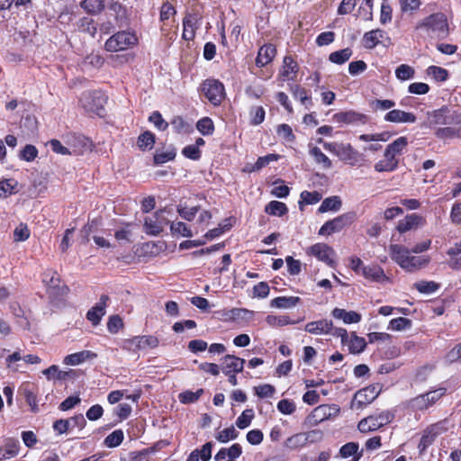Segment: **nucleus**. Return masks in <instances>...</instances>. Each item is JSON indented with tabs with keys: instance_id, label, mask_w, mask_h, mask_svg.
Wrapping results in <instances>:
<instances>
[{
	"instance_id": "nucleus-1",
	"label": "nucleus",
	"mask_w": 461,
	"mask_h": 461,
	"mask_svg": "<svg viewBox=\"0 0 461 461\" xmlns=\"http://www.w3.org/2000/svg\"><path fill=\"white\" fill-rule=\"evenodd\" d=\"M389 253L393 261L402 269L410 273H414L427 267L430 262L429 256L411 255V249L400 244L390 245Z\"/></svg>"
},
{
	"instance_id": "nucleus-2",
	"label": "nucleus",
	"mask_w": 461,
	"mask_h": 461,
	"mask_svg": "<svg viewBox=\"0 0 461 461\" xmlns=\"http://www.w3.org/2000/svg\"><path fill=\"white\" fill-rule=\"evenodd\" d=\"M415 31L430 38L443 39L448 32L447 17L442 13L432 14L419 21Z\"/></svg>"
},
{
	"instance_id": "nucleus-3",
	"label": "nucleus",
	"mask_w": 461,
	"mask_h": 461,
	"mask_svg": "<svg viewBox=\"0 0 461 461\" xmlns=\"http://www.w3.org/2000/svg\"><path fill=\"white\" fill-rule=\"evenodd\" d=\"M200 91L213 106H219L226 96L224 85L214 78L205 79L200 86Z\"/></svg>"
},
{
	"instance_id": "nucleus-4",
	"label": "nucleus",
	"mask_w": 461,
	"mask_h": 461,
	"mask_svg": "<svg viewBox=\"0 0 461 461\" xmlns=\"http://www.w3.org/2000/svg\"><path fill=\"white\" fill-rule=\"evenodd\" d=\"M393 417L391 411H384L378 414L370 415L362 419L357 424V429L362 433L375 431L390 423L393 420Z\"/></svg>"
},
{
	"instance_id": "nucleus-5",
	"label": "nucleus",
	"mask_w": 461,
	"mask_h": 461,
	"mask_svg": "<svg viewBox=\"0 0 461 461\" xmlns=\"http://www.w3.org/2000/svg\"><path fill=\"white\" fill-rule=\"evenodd\" d=\"M107 97L100 91L84 92L80 97V104L83 108L89 112L101 115Z\"/></svg>"
},
{
	"instance_id": "nucleus-6",
	"label": "nucleus",
	"mask_w": 461,
	"mask_h": 461,
	"mask_svg": "<svg viewBox=\"0 0 461 461\" xmlns=\"http://www.w3.org/2000/svg\"><path fill=\"white\" fill-rule=\"evenodd\" d=\"M137 38L133 33L122 31L111 36L105 42V50L111 52H116L127 49L135 44Z\"/></svg>"
},
{
	"instance_id": "nucleus-7",
	"label": "nucleus",
	"mask_w": 461,
	"mask_h": 461,
	"mask_svg": "<svg viewBox=\"0 0 461 461\" xmlns=\"http://www.w3.org/2000/svg\"><path fill=\"white\" fill-rule=\"evenodd\" d=\"M355 219L353 212L341 214L333 220L326 221L319 230L320 235H330L340 231L344 227L351 224Z\"/></svg>"
},
{
	"instance_id": "nucleus-8",
	"label": "nucleus",
	"mask_w": 461,
	"mask_h": 461,
	"mask_svg": "<svg viewBox=\"0 0 461 461\" xmlns=\"http://www.w3.org/2000/svg\"><path fill=\"white\" fill-rule=\"evenodd\" d=\"M379 394L376 386L370 385L358 390L350 403L352 410H359L370 404Z\"/></svg>"
},
{
	"instance_id": "nucleus-9",
	"label": "nucleus",
	"mask_w": 461,
	"mask_h": 461,
	"mask_svg": "<svg viewBox=\"0 0 461 461\" xmlns=\"http://www.w3.org/2000/svg\"><path fill=\"white\" fill-rule=\"evenodd\" d=\"M307 254L315 257L318 260L332 267L335 263V252L333 249L326 243H316L307 249Z\"/></svg>"
},
{
	"instance_id": "nucleus-10",
	"label": "nucleus",
	"mask_w": 461,
	"mask_h": 461,
	"mask_svg": "<svg viewBox=\"0 0 461 461\" xmlns=\"http://www.w3.org/2000/svg\"><path fill=\"white\" fill-rule=\"evenodd\" d=\"M425 224L426 219L424 217L417 213H410L398 221L396 230L399 233L402 234L421 228Z\"/></svg>"
},
{
	"instance_id": "nucleus-11",
	"label": "nucleus",
	"mask_w": 461,
	"mask_h": 461,
	"mask_svg": "<svg viewBox=\"0 0 461 461\" xmlns=\"http://www.w3.org/2000/svg\"><path fill=\"white\" fill-rule=\"evenodd\" d=\"M158 339L155 336H135L126 341L128 349L131 350H145L148 348H155L158 346Z\"/></svg>"
},
{
	"instance_id": "nucleus-12",
	"label": "nucleus",
	"mask_w": 461,
	"mask_h": 461,
	"mask_svg": "<svg viewBox=\"0 0 461 461\" xmlns=\"http://www.w3.org/2000/svg\"><path fill=\"white\" fill-rule=\"evenodd\" d=\"M42 282L46 285L48 292L53 295H61L65 293V289H67L60 285L59 276L52 269H48L43 273Z\"/></svg>"
},
{
	"instance_id": "nucleus-13",
	"label": "nucleus",
	"mask_w": 461,
	"mask_h": 461,
	"mask_svg": "<svg viewBox=\"0 0 461 461\" xmlns=\"http://www.w3.org/2000/svg\"><path fill=\"white\" fill-rule=\"evenodd\" d=\"M109 296L102 294L99 302L95 304L86 313V319L95 326L98 325L102 320V317L105 314V308Z\"/></svg>"
},
{
	"instance_id": "nucleus-14",
	"label": "nucleus",
	"mask_w": 461,
	"mask_h": 461,
	"mask_svg": "<svg viewBox=\"0 0 461 461\" xmlns=\"http://www.w3.org/2000/svg\"><path fill=\"white\" fill-rule=\"evenodd\" d=\"M245 360L234 355H226L221 359L223 374L240 373L243 370Z\"/></svg>"
},
{
	"instance_id": "nucleus-15",
	"label": "nucleus",
	"mask_w": 461,
	"mask_h": 461,
	"mask_svg": "<svg viewBox=\"0 0 461 461\" xmlns=\"http://www.w3.org/2000/svg\"><path fill=\"white\" fill-rule=\"evenodd\" d=\"M200 27L199 19L195 14H187L183 19L182 38L185 41H193L196 30Z\"/></svg>"
},
{
	"instance_id": "nucleus-16",
	"label": "nucleus",
	"mask_w": 461,
	"mask_h": 461,
	"mask_svg": "<svg viewBox=\"0 0 461 461\" xmlns=\"http://www.w3.org/2000/svg\"><path fill=\"white\" fill-rule=\"evenodd\" d=\"M361 274L366 279L372 282L383 284L389 280V278L384 274V269L380 266L375 264L362 267Z\"/></svg>"
},
{
	"instance_id": "nucleus-17",
	"label": "nucleus",
	"mask_w": 461,
	"mask_h": 461,
	"mask_svg": "<svg viewBox=\"0 0 461 461\" xmlns=\"http://www.w3.org/2000/svg\"><path fill=\"white\" fill-rule=\"evenodd\" d=\"M384 121L394 123H414L417 120L412 113L393 109L384 115Z\"/></svg>"
},
{
	"instance_id": "nucleus-18",
	"label": "nucleus",
	"mask_w": 461,
	"mask_h": 461,
	"mask_svg": "<svg viewBox=\"0 0 461 461\" xmlns=\"http://www.w3.org/2000/svg\"><path fill=\"white\" fill-rule=\"evenodd\" d=\"M304 330L314 335L330 334L332 331V321L326 319L308 322Z\"/></svg>"
},
{
	"instance_id": "nucleus-19",
	"label": "nucleus",
	"mask_w": 461,
	"mask_h": 461,
	"mask_svg": "<svg viewBox=\"0 0 461 461\" xmlns=\"http://www.w3.org/2000/svg\"><path fill=\"white\" fill-rule=\"evenodd\" d=\"M390 41L386 32L381 29H375L366 32L363 36V44L366 49L372 50L383 41V39Z\"/></svg>"
},
{
	"instance_id": "nucleus-20",
	"label": "nucleus",
	"mask_w": 461,
	"mask_h": 461,
	"mask_svg": "<svg viewBox=\"0 0 461 461\" xmlns=\"http://www.w3.org/2000/svg\"><path fill=\"white\" fill-rule=\"evenodd\" d=\"M298 72L297 62L290 56L284 59L282 69L280 70V77L283 81L294 80Z\"/></svg>"
},
{
	"instance_id": "nucleus-21",
	"label": "nucleus",
	"mask_w": 461,
	"mask_h": 461,
	"mask_svg": "<svg viewBox=\"0 0 461 461\" xmlns=\"http://www.w3.org/2000/svg\"><path fill=\"white\" fill-rule=\"evenodd\" d=\"M331 315L337 320H341L345 324L358 323L362 319L360 313L355 311L347 312L341 308H334Z\"/></svg>"
},
{
	"instance_id": "nucleus-22",
	"label": "nucleus",
	"mask_w": 461,
	"mask_h": 461,
	"mask_svg": "<svg viewBox=\"0 0 461 461\" xmlns=\"http://www.w3.org/2000/svg\"><path fill=\"white\" fill-rule=\"evenodd\" d=\"M276 52V48L272 44H266L262 46L258 52L256 65L259 68L265 67L272 61Z\"/></svg>"
},
{
	"instance_id": "nucleus-23",
	"label": "nucleus",
	"mask_w": 461,
	"mask_h": 461,
	"mask_svg": "<svg viewBox=\"0 0 461 461\" xmlns=\"http://www.w3.org/2000/svg\"><path fill=\"white\" fill-rule=\"evenodd\" d=\"M96 357L97 355L93 351L83 350L66 356L63 363L68 366H77L85 362L86 360L94 359Z\"/></svg>"
},
{
	"instance_id": "nucleus-24",
	"label": "nucleus",
	"mask_w": 461,
	"mask_h": 461,
	"mask_svg": "<svg viewBox=\"0 0 461 461\" xmlns=\"http://www.w3.org/2000/svg\"><path fill=\"white\" fill-rule=\"evenodd\" d=\"M20 443L18 440L9 439L0 447V461L15 457L19 454Z\"/></svg>"
},
{
	"instance_id": "nucleus-25",
	"label": "nucleus",
	"mask_w": 461,
	"mask_h": 461,
	"mask_svg": "<svg viewBox=\"0 0 461 461\" xmlns=\"http://www.w3.org/2000/svg\"><path fill=\"white\" fill-rule=\"evenodd\" d=\"M162 222L159 221V213L146 217L144 221V230L147 234L157 236L162 231Z\"/></svg>"
},
{
	"instance_id": "nucleus-26",
	"label": "nucleus",
	"mask_w": 461,
	"mask_h": 461,
	"mask_svg": "<svg viewBox=\"0 0 461 461\" xmlns=\"http://www.w3.org/2000/svg\"><path fill=\"white\" fill-rule=\"evenodd\" d=\"M301 299L297 296H278L270 301V307L277 309H292Z\"/></svg>"
},
{
	"instance_id": "nucleus-27",
	"label": "nucleus",
	"mask_w": 461,
	"mask_h": 461,
	"mask_svg": "<svg viewBox=\"0 0 461 461\" xmlns=\"http://www.w3.org/2000/svg\"><path fill=\"white\" fill-rule=\"evenodd\" d=\"M20 393L24 397L26 402L31 408L32 412H37L39 411L38 407V400L36 392L31 387L29 384H23L20 388Z\"/></svg>"
},
{
	"instance_id": "nucleus-28",
	"label": "nucleus",
	"mask_w": 461,
	"mask_h": 461,
	"mask_svg": "<svg viewBox=\"0 0 461 461\" xmlns=\"http://www.w3.org/2000/svg\"><path fill=\"white\" fill-rule=\"evenodd\" d=\"M363 115L354 111L339 112L333 115V120L339 123L350 124L362 121Z\"/></svg>"
},
{
	"instance_id": "nucleus-29",
	"label": "nucleus",
	"mask_w": 461,
	"mask_h": 461,
	"mask_svg": "<svg viewBox=\"0 0 461 461\" xmlns=\"http://www.w3.org/2000/svg\"><path fill=\"white\" fill-rule=\"evenodd\" d=\"M447 112L448 109L447 107H442L429 113V123L431 125H446L451 123L452 121L447 115Z\"/></svg>"
},
{
	"instance_id": "nucleus-30",
	"label": "nucleus",
	"mask_w": 461,
	"mask_h": 461,
	"mask_svg": "<svg viewBox=\"0 0 461 461\" xmlns=\"http://www.w3.org/2000/svg\"><path fill=\"white\" fill-rule=\"evenodd\" d=\"M359 445L357 442H348L343 445L339 449V455L342 458L353 456L352 461H359L362 456V451L358 452Z\"/></svg>"
},
{
	"instance_id": "nucleus-31",
	"label": "nucleus",
	"mask_w": 461,
	"mask_h": 461,
	"mask_svg": "<svg viewBox=\"0 0 461 461\" xmlns=\"http://www.w3.org/2000/svg\"><path fill=\"white\" fill-rule=\"evenodd\" d=\"M80 7L87 14H98L104 10L105 5L104 0H83Z\"/></svg>"
},
{
	"instance_id": "nucleus-32",
	"label": "nucleus",
	"mask_w": 461,
	"mask_h": 461,
	"mask_svg": "<svg viewBox=\"0 0 461 461\" xmlns=\"http://www.w3.org/2000/svg\"><path fill=\"white\" fill-rule=\"evenodd\" d=\"M291 90L294 99L299 100L306 109L311 108L312 102L305 88L301 87L300 86H294Z\"/></svg>"
},
{
	"instance_id": "nucleus-33",
	"label": "nucleus",
	"mask_w": 461,
	"mask_h": 461,
	"mask_svg": "<svg viewBox=\"0 0 461 461\" xmlns=\"http://www.w3.org/2000/svg\"><path fill=\"white\" fill-rule=\"evenodd\" d=\"M49 146L51 150L57 154L61 155H78L81 154L82 149H68L61 144L58 140H51L49 141Z\"/></svg>"
},
{
	"instance_id": "nucleus-34",
	"label": "nucleus",
	"mask_w": 461,
	"mask_h": 461,
	"mask_svg": "<svg viewBox=\"0 0 461 461\" xmlns=\"http://www.w3.org/2000/svg\"><path fill=\"white\" fill-rule=\"evenodd\" d=\"M304 433H296L285 441V447L290 450H297L306 446Z\"/></svg>"
},
{
	"instance_id": "nucleus-35",
	"label": "nucleus",
	"mask_w": 461,
	"mask_h": 461,
	"mask_svg": "<svg viewBox=\"0 0 461 461\" xmlns=\"http://www.w3.org/2000/svg\"><path fill=\"white\" fill-rule=\"evenodd\" d=\"M253 315V311L245 308H232L226 313V316L232 321H249L252 319Z\"/></svg>"
},
{
	"instance_id": "nucleus-36",
	"label": "nucleus",
	"mask_w": 461,
	"mask_h": 461,
	"mask_svg": "<svg viewBox=\"0 0 461 461\" xmlns=\"http://www.w3.org/2000/svg\"><path fill=\"white\" fill-rule=\"evenodd\" d=\"M265 212L269 215L281 217L288 212V208L282 202L271 201L266 205Z\"/></svg>"
},
{
	"instance_id": "nucleus-37",
	"label": "nucleus",
	"mask_w": 461,
	"mask_h": 461,
	"mask_svg": "<svg viewBox=\"0 0 461 461\" xmlns=\"http://www.w3.org/2000/svg\"><path fill=\"white\" fill-rule=\"evenodd\" d=\"M176 149L168 147L166 150H158L154 155V163L156 165H161L168 161L173 160L176 158Z\"/></svg>"
},
{
	"instance_id": "nucleus-38",
	"label": "nucleus",
	"mask_w": 461,
	"mask_h": 461,
	"mask_svg": "<svg viewBox=\"0 0 461 461\" xmlns=\"http://www.w3.org/2000/svg\"><path fill=\"white\" fill-rule=\"evenodd\" d=\"M348 350L352 354H359L363 352L366 347V342L364 338L352 334L351 339L348 343Z\"/></svg>"
},
{
	"instance_id": "nucleus-39",
	"label": "nucleus",
	"mask_w": 461,
	"mask_h": 461,
	"mask_svg": "<svg viewBox=\"0 0 461 461\" xmlns=\"http://www.w3.org/2000/svg\"><path fill=\"white\" fill-rule=\"evenodd\" d=\"M352 56V50L346 48L338 51L331 52L329 56V60L335 64H344Z\"/></svg>"
},
{
	"instance_id": "nucleus-40",
	"label": "nucleus",
	"mask_w": 461,
	"mask_h": 461,
	"mask_svg": "<svg viewBox=\"0 0 461 461\" xmlns=\"http://www.w3.org/2000/svg\"><path fill=\"white\" fill-rule=\"evenodd\" d=\"M341 207V200L339 196H331L329 198H326L321 203V206L319 207L320 212H325L329 211H339Z\"/></svg>"
},
{
	"instance_id": "nucleus-41",
	"label": "nucleus",
	"mask_w": 461,
	"mask_h": 461,
	"mask_svg": "<svg viewBox=\"0 0 461 461\" xmlns=\"http://www.w3.org/2000/svg\"><path fill=\"white\" fill-rule=\"evenodd\" d=\"M309 153L314 158L316 163L322 165L324 168H330L332 166L330 159L318 147H311Z\"/></svg>"
},
{
	"instance_id": "nucleus-42",
	"label": "nucleus",
	"mask_w": 461,
	"mask_h": 461,
	"mask_svg": "<svg viewBox=\"0 0 461 461\" xmlns=\"http://www.w3.org/2000/svg\"><path fill=\"white\" fill-rule=\"evenodd\" d=\"M411 321L407 318L398 317L392 319L388 325V330L394 331H402L411 329Z\"/></svg>"
},
{
	"instance_id": "nucleus-43",
	"label": "nucleus",
	"mask_w": 461,
	"mask_h": 461,
	"mask_svg": "<svg viewBox=\"0 0 461 461\" xmlns=\"http://www.w3.org/2000/svg\"><path fill=\"white\" fill-rule=\"evenodd\" d=\"M170 230L173 235H180L186 238L193 237L191 229L183 221H172L170 224Z\"/></svg>"
},
{
	"instance_id": "nucleus-44",
	"label": "nucleus",
	"mask_w": 461,
	"mask_h": 461,
	"mask_svg": "<svg viewBox=\"0 0 461 461\" xmlns=\"http://www.w3.org/2000/svg\"><path fill=\"white\" fill-rule=\"evenodd\" d=\"M197 131L204 135H212L214 131V124L210 117H203L200 119L196 123Z\"/></svg>"
},
{
	"instance_id": "nucleus-45",
	"label": "nucleus",
	"mask_w": 461,
	"mask_h": 461,
	"mask_svg": "<svg viewBox=\"0 0 461 461\" xmlns=\"http://www.w3.org/2000/svg\"><path fill=\"white\" fill-rule=\"evenodd\" d=\"M407 145H408L407 138L404 136H402V137L397 138L395 140H393L389 145H387L386 149L389 150L392 154H393L396 157L402 152V150L407 147Z\"/></svg>"
},
{
	"instance_id": "nucleus-46",
	"label": "nucleus",
	"mask_w": 461,
	"mask_h": 461,
	"mask_svg": "<svg viewBox=\"0 0 461 461\" xmlns=\"http://www.w3.org/2000/svg\"><path fill=\"white\" fill-rule=\"evenodd\" d=\"M239 436V432L233 426L226 428L216 433L215 438L221 443H227L230 440L236 439Z\"/></svg>"
},
{
	"instance_id": "nucleus-47",
	"label": "nucleus",
	"mask_w": 461,
	"mask_h": 461,
	"mask_svg": "<svg viewBox=\"0 0 461 461\" xmlns=\"http://www.w3.org/2000/svg\"><path fill=\"white\" fill-rule=\"evenodd\" d=\"M266 322L271 327H283L293 323V321L286 315L274 314H268L266 317Z\"/></svg>"
},
{
	"instance_id": "nucleus-48",
	"label": "nucleus",
	"mask_w": 461,
	"mask_h": 461,
	"mask_svg": "<svg viewBox=\"0 0 461 461\" xmlns=\"http://www.w3.org/2000/svg\"><path fill=\"white\" fill-rule=\"evenodd\" d=\"M415 288L421 294H433L438 290L439 285L434 281H420L414 284Z\"/></svg>"
},
{
	"instance_id": "nucleus-49",
	"label": "nucleus",
	"mask_w": 461,
	"mask_h": 461,
	"mask_svg": "<svg viewBox=\"0 0 461 461\" xmlns=\"http://www.w3.org/2000/svg\"><path fill=\"white\" fill-rule=\"evenodd\" d=\"M138 146L140 149H151L155 143V136L150 131H145L138 138Z\"/></svg>"
},
{
	"instance_id": "nucleus-50",
	"label": "nucleus",
	"mask_w": 461,
	"mask_h": 461,
	"mask_svg": "<svg viewBox=\"0 0 461 461\" xmlns=\"http://www.w3.org/2000/svg\"><path fill=\"white\" fill-rule=\"evenodd\" d=\"M427 74L438 82H444L448 77L447 70L438 66H429L427 68Z\"/></svg>"
},
{
	"instance_id": "nucleus-51",
	"label": "nucleus",
	"mask_w": 461,
	"mask_h": 461,
	"mask_svg": "<svg viewBox=\"0 0 461 461\" xmlns=\"http://www.w3.org/2000/svg\"><path fill=\"white\" fill-rule=\"evenodd\" d=\"M391 138V133L389 131H383L379 133H371V134H361L358 137L359 140L365 142H377V141H387Z\"/></svg>"
},
{
	"instance_id": "nucleus-52",
	"label": "nucleus",
	"mask_w": 461,
	"mask_h": 461,
	"mask_svg": "<svg viewBox=\"0 0 461 461\" xmlns=\"http://www.w3.org/2000/svg\"><path fill=\"white\" fill-rule=\"evenodd\" d=\"M123 438L122 430L116 429L104 438V445L108 447H116L122 444Z\"/></svg>"
},
{
	"instance_id": "nucleus-53",
	"label": "nucleus",
	"mask_w": 461,
	"mask_h": 461,
	"mask_svg": "<svg viewBox=\"0 0 461 461\" xmlns=\"http://www.w3.org/2000/svg\"><path fill=\"white\" fill-rule=\"evenodd\" d=\"M203 393V389H198L195 392L185 391L178 396L180 402L184 404L195 402Z\"/></svg>"
},
{
	"instance_id": "nucleus-54",
	"label": "nucleus",
	"mask_w": 461,
	"mask_h": 461,
	"mask_svg": "<svg viewBox=\"0 0 461 461\" xmlns=\"http://www.w3.org/2000/svg\"><path fill=\"white\" fill-rule=\"evenodd\" d=\"M414 74V68L407 64H402L395 69L396 77L402 81L413 78Z\"/></svg>"
},
{
	"instance_id": "nucleus-55",
	"label": "nucleus",
	"mask_w": 461,
	"mask_h": 461,
	"mask_svg": "<svg viewBox=\"0 0 461 461\" xmlns=\"http://www.w3.org/2000/svg\"><path fill=\"white\" fill-rule=\"evenodd\" d=\"M410 405L413 410L422 411L431 406V402L426 393L418 395L410 402Z\"/></svg>"
},
{
	"instance_id": "nucleus-56",
	"label": "nucleus",
	"mask_w": 461,
	"mask_h": 461,
	"mask_svg": "<svg viewBox=\"0 0 461 461\" xmlns=\"http://www.w3.org/2000/svg\"><path fill=\"white\" fill-rule=\"evenodd\" d=\"M254 418V411L252 409H247L236 420V425L239 429H244L248 428L252 419Z\"/></svg>"
},
{
	"instance_id": "nucleus-57",
	"label": "nucleus",
	"mask_w": 461,
	"mask_h": 461,
	"mask_svg": "<svg viewBox=\"0 0 461 461\" xmlns=\"http://www.w3.org/2000/svg\"><path fill=\"white\" fill-rule=\"evenodd\" d=\"M38 156V149L35 146L27 144L19 154V158L27 162L33 161Z\"/></svg>"
},
{
	"instance_id": "nucleus-58",
	"label": "nucleus",
	"mask_w": 461,
	"mask_h": 461,
	"mask_svg": "<svg viewBox=\"0 0 461 461\" xmlns=\"http://www.w3.org/2000/svg\"><path fill=\"white\" fill-rule=\"evenodd\" d=\"M300 197H301V201L299 202L300 204L302 203H306V204H315L321 199V194L317 191H313V192L303 191L301 193Z\"/></svg>"
},
{
	"instance_id": "nucleus-59",
	"label": "nucleus",
	"mask_w": 461,
	"mask_h": 461,
	"mask_svg": "<svg viewBox=\"0 0 461 461\" xmlns=\"http://www.w3.org/2000/svg\"><path fill=\"white\" fill-rule=\"evenodd\" d=\"M395 106V103L389 99H375L370 102V107L374 111H386Z\"/></svg>"
},
{
	"instance_id": "nucleus-60",
	"label": "nucleus",
	"mask_w": 461,
	"mask_h": 461,
	"mask_svg": "<svg viewBox=\"0 0 461 461\" xmlns=\"http://www.w3.org/2000/svg\"><path fill=\"white\" fill-rule=\"evenodd\" d=\"M266 112L262 106L253 107L250 111V123L259 125L265 120Z\"/></svg>"
},
{
	"instance_id": "nucleus-61",
	"label": "nucleus",
	"mask_w": 461,
	"mask_h": 461,
	"mask_svg": "<svg viewBox=\"0 0 461 461\" xmlns=\"http://www.w3.org/2000/svg\"><path fill=\"white\" fill-rule=\"evenodd\" d=\"M178 214L185 221H191L196 216L199 207L194 206L191 208L184 207L182 205L177 206L176 209Z\"/></svg>"
},
{
	"instance_id": "nucleus-62",
	"label": "nucleus",
	"mask_w": 461,
	"mask_h": 461,
	"mask_svg": "<svg viewBox=\"0 0 461 461\" xmlns=\"http://www.w3.org/2000/svg\"><path fill=\"white\" fill-rule=\"evenodd\" d=\"M277 135L288 142H293L295 139L294 134L293 133L292 128L285 123L280 124L276 130Z\"/></svg>"
},
{
	"instance_id": "nucleus-63",
	"label": "nucleus",
	"mask_w": 461,
	"mask_h": 461,
	"mask_svg": "<svg viewBox=\"0 0 461 461\" xmlns=\"http://www.w3.org/2000/svg\"><path fill=\"white\" fill-rule=\"evenodd\" d=\"M402 12H416L421 5V0H399Z\"/></svg>"
},
{
	"instance_id": "nucleus-64",
	"label": "nucleus",
	"mask_w": 461,
	"mask_h": 461,
	"mask_svg": "<svg viewBox=\"0 0 461 461\" xmlns=\"http://www.w3.org/2000/svg\"><path fill=\"white\" fill-rule=\"evenodd\" d=\"M149 120L159 131H165L168 126V123L162 118L161 113L158 111L153 112Z\"/></svg>"
}]
</instances>
